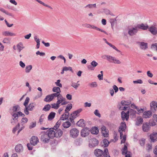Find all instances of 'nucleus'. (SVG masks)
Wrapping results in <instances>:
<instances>
[{"label": "nucleus", "mask_w": 157, "mask_h": 157, "mask_svg": "<svg viewBox=\"0 0 157 157\" xmlns=\"http://www.w3.org/2000/svg\"><path fill=\"white\" fill-rule=\"evenodd\" d=\"M20 126V124L19 123H18L17 125L14 127L13 130V132L14 133L19 128Z\"/></svg>", "instance_id": "55"}, {"label": "nucleus", "mask_w": 157, "mask_h": 157, "mask_svg": "<svg viewBox=\"0 0 157 157\" xmlns=\"http://www.w3.org/2000/svg\"><path fill=\"white\" fill-rule=\"evenodd\" d=\"M92 145L93 146H95L98 144V140L95 138L93 139L92 140Z\"/></svg>", "instance_id": "34"}, {"label": "nucleus", "mask_w": 157, "mask_h": 157, "mask_svg": "<svg viewBox=\"0 0 157 157\" xmlns=\"http://www.w3.org/2000/svg\"><path fill=\"white\" fill-rule=\"evenodd\" d=\"M51 107V105L49 104L46 105L43 108V110L45 111H48L49 110Z\"/></svg>", "instance_id": "44"}, {"label": "nucleus", "mask_w": 157, "mask_h": 157, "mask_svg": "<svg viewBox=\"0 0 157 157\" xmlns=\"http://www.w3.org/2000/svg\"><path fill=\"white\" fill-rule=\"evenodd\" d=\"M39 142V139L36 136H32L30 140V142L31 144L33 145H35Z\"/></svg>", "instance_id": "15"}, {"label": "nucleus", "mask_w": 157, "mask_h": 157, "mask_svg": "<svg viewBox=\"0 0 157 157\" xmlns=\"http://www.w3.org/2000/svg\"><path fill=\"white\" fill-rule=\"evenodd\" d=\"M63 126L65 128H67L69 127V121H68L64 122L63 124Z\"/></svg>", "instance_id": "48"}, {"label": "nucleus", "mask_w": 157, "mask_h": 157, "mask_svg": "<svg viewBox=\"0 0 157 157\" xmlns=\"http://www.w3.org/2000/svg\"><path fill=\"white\" fill-rule=\"evenodd\" d=\"M56 113L54 112H51L49 114L48 117V121H51L55 117Z\"/></svg>", "instance_id": "25"}, {"label": "nucleus", "mask_w": 157, "mask_h": 157, "mask_svg": "<svg viewBox=\"0 0 157 157\" xmlns=\"http://www.w3.org/2000/svg\"><path fill=\"white\" fill-rule=\"evenodd\" d=\"M138 28L137 26H136L134 28L133 27L129 29L128 33L130 36H132L136 34L138 31Z\"/></svg>", "instance_id": "8"}, {"label": "nucleus", "mask_w": 157, "mask_h": 157, "mask_svg": "<svg viewBox=\"0 0 157 157\" xmlns=\"http://www.w3.org/2000/svg\"><path fill=\"white\" fill-rule=\"evenodd\" d=\"M78 82L79 81H78L76 83L71 82V85L72 87H73L75 90H77L78 87L80 85V84L78 83Z\"/></svg>", "instance_id": "33"}, {"label": "nucleus", "mask_w": 157, "mask_h": 157, "mask_svg": "<svg viewBox=\"0 0 157 157\" xmlns=\"http://www.w3.org/2000/svg\"><path fill=\"white\" fill-rule=\"evenodd\" d=\"M152 48H153L154 50L157 51V43L153 44L151 45Z\"/></svg>", "instance_id": "59"}, {"label": "nucleus", "mask_w": 157, "mask_h": 157, "mask_svg": "<svg viewBox=\"0 0 157 157\" xmlns=\"http://www.w3.org/2000/svg\"><path fill=\"white\" fill-rule=\"evenodd\" d=\"M69 106L67 105L66 109L65 110V113H64L61 116L60 118V119L59 120H60L61 123V120L64 121L67 120L69 117Z\"/></svg>", "instance_id": "3"}, {"label": "nucleus", "mask_w": 157, "mask_h": 157, "mask_svg": "<svg viewBox=\"0 0 157 157\" xmlns=\"http://www.w3.org/2000/svg\"><path fill=\"white\" fill-rule=\"evenodd\" d=\"M148 30L153 35H156L157 34V28L154 25H151L148 27Z\"/></svg>", "instance_id": "13"}, {"label": "nucleus", "mask_w": 157, "mask_h": 157, "mask_svg": "<svg viewBox=\"0 0 157 157\" xmlns=\"http://www.w3.org/2000/svg\"><path fill=\"white\" fill-rule=\"evenodd\" d=\"M151 125L148 122H145L143 123L142 126V129L143 131L145 132H147L149 131L151 128Z\"/></svg>", "instance_id": "5"}, {"label": "nucleus", "mask_w": 157, "mask_h": 157, "mask_svg": "<svg viewBox=\"0 0 157 157\" xmlns=\"http://www.w3.org/2000/svg\"><path fill=\"white\" fill-rule=\"evenodd\" d=\"M113 90H114L115 93H117L118 91V88L116 85H114L113 86Z\"/></svg>", "instance_id": "63"}, {"label": "nucleus", "mask_w": 157, "mask_h": 157, "mask_svg": "<svg viewBox=\"0 0 157 157\" xmlns=\"http://www.w3.org/2000/svg\"><path fill=\"white\" fill-rule=\"evenodd\" d=\"M37 2L40 3V4L42 5L43 6H45L46 7H47L49 9H50L51 10H52L53 9V8L50 6H49L48 5H47L45 3H44V2H42V1L40 0H35Z\"/></svg>", "instance_id": "31"}, {"label": "nucleus", "mask_w": 157, "mask_h": 157, "mask_svg": "<svg viewBox=\"0 0 157 157\" xmlns=\"http://www.w3.org/2000/svg\"><path fill=\"white\" fill-rule=\"evenodd\" d=\"M136 113V111L132 109H130L128 111V113L129 115L132 117H135Z\"/></svg>", "instance_id": "23"}, {"label": "nucleus", "mask_w": 157, "mask_h": 157, "mask_svg": "<svg viewBox=\"0 0 157 157\" xmlns=\"http://www.w3.org/2000/svg\"><path fill=\"white\" fill-rule=\"evenodd\" d=\"M32 68V66L31 65L27 66L25 69V72L26 73H29Z\"/></svg>", "instance_id": "37"}, {"label": "nucleus", "mask_w": 157, "mask_h": 157, "mask_svg": "<svg viewBox=\"0 0 157 157\" xmlns=\"http://www.w3.org/2000/svg\"><path fill=\"white\" fill-rule=\"evenodd\" d=\"M121 103L122 105H129L131 104V102L129 101H122L121 102Z\"/></svg>", "instance_id": "41"}, {"label": "nucleus", "mask_w": 157, "mask_h": 157, "mask_svg": "<svg viewBox=\"0 0 157 157\" xmlns=\"http://www.w3.org/2000/svg\"><path fill=\"white\" fill-rule=\"evenodd\" d=\"M52 91L53 92H56V93L59 92V93L61 92L60 88L59 87H54L52 89Z\"/></svg>", "instance_id": "43"}, {"label": "nucleus", "mask_w": 157, "mask_h": 157, "mask_svg": "<svg viewBox=\"0 0 157 157\" xmlns=\"http://www.w3.org/2000/svg\"><path fill=\"white\" fill-rule=\"evenodd\" d=\"M90 132V130L89 128H83L81 131V136L83 137H85L89 135Z\"/></svg>", "instance_id": "7"}, {"label": "nucleus", "mask_w": 157, "mask_h": 157, "mask_svg": "<svg viewBox=\"0 0 157 157\" xmlns=\"http://www.w3.org/2000/svg\"><path fill=\"white\" fill-rule=\"evenodd\" d=\"M101 132H106V131H108V129H106V127L105 126L103 125L101 128Z\"/></svg>", "instance_id": "60"}, {"label": "nucleus", "mask_w": 157, "mask_h": 157, "mask_svg": "<svg viewBox=\"0 0 157 157\" xmlns=\"http://www.w3.org/2000/svg\"><path fill=\"white\" fill-rule=\"evenodd\" d=\"M0 11L3 12V13H5L6 14L9 15L10 16H12V14L11 13H9L8 12L6 11V10L2 8H0Z\"/></svg>", "instance_id": "45"}, {"label": "nucleus", "mask_w": 157, "mask_h": 157, "mask_svg": "<svg viewBox=\"0 0 157 157\" xmlns=\"http://www.w3.org/2000/svg\"><path fill=\"white\" fill-rule=\"evenodd\" d=\"M112 62L114 63L118 64H120L121 63V62L119 60L117 59L114 57V59H113V60Z\"/></svg>", "instance_id": "46"}, {"label": "nucleus", "mask_w": 157, "mask_h": 157, "mask_svg": "<svg viewBox=\"0 0 157 157\" xmlns=\"http://www.w3.org/2000/svg\"><path fill=\"white\" fill-rule=\"evenodd\" d=\"M57 127V129L54 128L55 137L59 138L63 134V132L61 129Z\"/></svg>", "instance_id": "11"}, {"label": "nucleus", "mask_w": 157, "mask_h": 157, "mask_svg": "<svg viewBox=\"0 0 157 157\" xmlns=\"http://www.w3.org/2000/svg\"><path fill=\"white\" fill-rule=\"evenodd\" d=\"M51 95L52 96H53V98H54V97H57V98H58V97L60 96L61 95L59 93V92L52 94H51Z\"/></svg>", "instance_id": "51"}, {"label": "nucleus", "mask_w": 157, "mask_h": 157, "mask_svg": "<svg viewBox=\"0 0 157 157\" xmlns=\"http://www.w3.org/2000/svg\"><path fill=\"white\" fill-rule=\"evenodd\" d=\"M103 152L102 150L99 149H96L94 152V155L97 157L101 156L103 154Z\"/></svg>", "instance_id": "14"}, {"label": "nucleus", "mask_w": 157, "mask_h": 157, "mask_svg": "<svg viewBox=\"0 0 157 157\" xmlns=\"http://www.w3.org/2000/svg\"><path fill=\"white\" fill-rule=\"evenodd\" d=\"M106 57L107 59L109 62H112L111 60H113V59H114V57L109 55H106Z\"/></svg>", "instance_id": "49"}, {"label": "nucleus", "mask_w": 157, "mask_h": 157, "mask_svg": "<svg viewBox=\"0 0 157 157\" xmlns=\"http://www.w3.org/2000/svg\"><path fill=\"white\" fill-rule=\"evenodd\" d=\"M2 42L4 43L8 44L10 43V40L9 38H5L3 39Z\"/></svg>", "instance_id": "57"}, {"label": "nucleus", "mask_w": 157, "mask_h": 157, "mask_svg": "<svg viewBox=\"0 0 157 157\" xmlns=\"http://www.w3.org/2000/svg\"><path fill=\"white\" fill-rule=\"evenodd\" d=\"M61 124V122L60 120H58L56 123L53 128H50L47 131V132L50 138H53L55 137L54 128L57 129V128H56L57 127H59Z\"/></svg>", "instance_id": "1"}, {"label": "nucleus", "mask_w": 157, "mask_h": 157, "mask_svg": "<svg viewBox=\"0 0 157 157\" xmlns=\"http://www.w3.org/2000/svg\"><path fill=\"white\" fill-rule=\"evenodd\" d=\"M77 125L79 126L82 127H84L85 126V121L83 119H80L77 123Z\"/></svg>", "instance_id": "24"}, {"label": "nucleus", "mask_w": 157, "mask_h": 157, "mask_svg": "<svg viewBox=\"0 0 157 157\" xmlns=\"http://www.w3.org/2000/svg\"><path fill=\"white\" fill-rule=\"evenodd\" d=\"M147 150L149 152L151 149L152 148V145L151 144H148L147 146Z\"/></svg>", "instance_id": "64"}, {"label": "nucleus", "mask_w": 157, "mask_h": 157, "mask_svg": "<svg viewBox=\"0 0 157 157\" xmlns=\"http://www.w3.org/2000/svg\"><path fill=\"white\" fill-rule=\"evenodd\" d=\"M137 26L138 29H140L144 30L148 29L149 27L148 25H144L143 23L141 24H138L137 25Z\"/></svg>", "instance_id": "21"}, {"label": "nucleus", "mask_w": 157, "mask_h": 157, "mask_svg": "<svg viewBox=\"0 0 157 157\" xmlns=\"http://www.w3.org/2000/svg\"><path fill=\"white\" fill-rule=\"evenodd\" d=\"M151 109L152 111L155 112L157 108V103L156 101H153L150 103Z\"/></svg>", "instance_id": "17"}, {"label": "nucleus", "mask_w": 157, "mask_h": 157, "mask_svg": "<svg viewBox=\"0 0 157 157\" xmlns=\"http://www.w3.org/2000/svg\"><path fill=\"white\" fill-rule=\"evenodd\" d=\"M13 117V119L11 121V123H12L13 121L15 119L16 120H17L18 118V114L17 113H13L12 114Z\"/></svg>", "instance_id": "39"}, {"label": "nucleus", "mask_w": 157, "mask_h": 157, "mask_svg": "<svg viewBox=\"0 0 157 157\" xmlns=\"http://www.w3.org/2000/svg\"><path fill=\"white\" fill-rule=\"evenodd\" d=\"M150 139L151 142H154L157 140V133L153 132L150 136Z\"/></svg>", "instance_id": "22"}, {"label": "nucleus", "mask_w": 157, "mask_h": 157, "mask_svg": "<svg viewBox=\"0 0 157 157\" xmlns=\"http://www.w3.org/2000/svg\"><path fill=\"white\" fill-rule=\"evenodd\" d=\"M94 114L96 116L98 117H101V115L99 113L98 110V109H96L94 112Z\"/></svg>", "instance_id": "52"}, {"label": "nucleus", "mask_w": 157, "mask_h": 157, "mask_svg": "<svg viewBox=\"0 0 157 157\" xmlns=\"http://www.w3.org/2000/svg\"><path fill=\"white\" fill-rule=\"evenodd\" d=\"M45 119V117L44 115H42L41 116L39 122L41 124L44 121V119Z\"/></svg>", "instance_id": "56"}, {"label": "nucleus", "mask_w": 157, "mask_h": 157, "mask_svg": "<svg viewBox=\"0 0 157 157\" xmlns=\"http://www.w3.org/2000/svg\"><path fill=\"white\" fill-rule=\"evenodd\" d=\"M103 155L105 157H110L108 149L105 148V149Z\"/></svg>", "instance_id": "38"}, {"label": "nucleus", "mask_w": 157, "mask_h": 157, "mask_svg": "<svg viewBox=\"0 0 157 157\" xmlns=\"http://www.w3.org/2000/svg\"><path fill=\"white\" fill-rule=\"evenodd\" d=\"M137 44H139V47L142 50H145L148 48V44L144 42H137Z\"/></svg>", "instance_id": "12"}, {"label": "nucleus", "mask_w": 157, "mask_h": 157, "mask_svg": "<svg viewBox=\"0 0 157 157\" xmlns=\"http://www.w3.org/2000/svg\"><path fill=\"white\" fill-rule=\"evenodd\" d=\"M121 118L123 121H124L125 119L126 121H128L129 118V115L128 113V111L125 113L124 111L121 112Z\"/></svg>", "instance_id": "16"}, {"label": "nucleus", "mask_w": 157, "mask_h": 157, "mask_svg": "<svg viewBox=\"0 0 157 157\" xmlns=\"http://www.w3.org/2000/svg\"><path fill=\"white\" fill-rule=\"evenodd\" d=\"M29 108L27 106L25 107V109L24 110V112L26 115H28L29 114Z\"/></svg>", "instance_id": "61"}, {"label": "nucleus", "mask_w": 157, "mask_h": 157, "mask_svg": "<svg viewBox=\"0 0 157 157\" xmlns=\"http://www.w3.org/2000/svg\"><path fill=\"white\" fill-rule=\"evenodd\" d=\"M91 132L93 134H97L99 132L98 128L95 127L92 128L91 130Z\"/></svg>", "instance_id": "27"}, {"label": "nucleus", "mask_w": 157, "mask_h": 157, "mask_svg": "<svg viewBox=\"0 0 157 157\" xmlns=\"http://www.w3.org/2000/svg\"><path fill=\"white\" fill-rule=\"evenodd\" d=\"M50 139V138L47 132H44L42 133L41 136V139L43 142H47Z\"/></svg>", "instance_id": "6"}, {"label": "nucleus", "mask_w": 157, "mask_h": 157, "mask_svg": "<svg viewBox=\"0 0 157 157\" xmlns=\"http://www.w3.org/2000/svg\"><path fill=\"white\" fill-rule=\"evenodd\" d=\"M52 108H54L55 109H57L59 108V105L57 104V102L56 103L52 104Z\"/></svg>", "instance_id": "50"}, {"label": "nucleus", "mask_w": 157, "mask_h": 157, "mask_svg": "<svg viewBox=\"0 0 157 157\" xmlns=\"http://www.w3.org/2000/svg\"><path fill=\"white\" fill-rule=\"evenodd\" d=\"M23 147L21 144H17L15 147V150L17 153H20L23 151Z\"/></svg>", "instance_id": "20"}, {"label": "nucleus", "mask_w": 157, "mask_h": 157, "mask_svg": "<svg viewBox=\"0 0 157 157\" xmlns=\"http://www.w3.org/2000/svg\"><path fill=\"white\" fill-rule=\"evenodd\" d=\"M79 131L77 128H74L70 131V134L71 137L73 138H76L78 136Z\"/></svg>", "instance_id": "4"}, {"label": "nucleus", "mask_w": 157, "mask_h": 157, "mask_svg": "<svg viewBox=\"0 0 157 157\" xmlns=\"http://www.w3.org/2000/svg\"><path fill=\"white\" fill-rule=\"evenodd\" d=\"M82 109L78 110L72 113L69 116V121L73 124L75 123L74 119L76 117L78 114L82 111Z\"/></svg>", "instance_id": "2"}, {"label": "nucleus", "mask_w": 157, "mask_h": 157, "mask_svg": "<svg viewBox=\"0 0 157 157\" xmlns=\"http://www.w3.org/2000/svg\"><path fill=\"white\" fill-rule=\"evenodd\" d=\"M122 154L123 155H125L128 153V148L126 145H124V148L122 149Z\"/></svg>", "instance_id": "35"}, {"label": "nucleus", "mask_w": 157, "mask_h": 157, "mask_svg": "<svg viewBox=\"0 0 157 157\" xmlns=\"http://www.w3.org/2000/svg\"><path fill=\"white\" fill-rule=\"evenodd\" d=\"M29 101V98L28 97H27L24 104V105L25 107L27 106V104H28Z\"/></svg>", "instance_id": "54"}, {"label": "nucleus", "mask_w": 157, "mask_h": 157, "mask_svg": "<svg viewBox=\"0 0 157 157\" xmlns=\"http://www.w3.org/2000/svg\"><path fill=\"white\" fill-rule=\"evenodd\" d=\"M151 115V112L150 111H148L144 112L143 116L144 118H147L150 117Z\"/></svg>", "instance_id": "26"}, {"label": "nucleus", "mask_w": 157, "mask_h": 157, "mask_svg": "<svg viewBox=\"0 0 157 157\" xmlns=\"http://www.w3.org/2000/svg\"><path fill=\"white\" fill-rule=\"evenodd\" d=\"M90 64L87 66V68L89 70L93 71L94 69V68L98 65V64L95 60H93L91 62Z\"/></svg>", "instance_id": "10"}, {"label": "nucleus", "mask_w": 157, "mask_h": 157, "mask_svg": "<svg viewBox=\"0 0 157 157\" xmlns=\"http://www.w3.org/2000/svg\"><path fill=\"white\" fill-rule=\"evenodd\" d=\"M133 82L134 83L142 84L143 83V81L141 79H138L136 81H134Z\"/></svg>", "instance_id": "62"}, {"label": "nucleus", "mask_w": 157, "mask_h": 157, "mask_svg": "<svg viewBox=\"0 0 157 157\" xmlns=\"http://www.w3.org/2000/svg\"><path fill=\"white\" fill-rule=\"evenodd\" d=\"M17 47L19 52L24 48L22 43L21 42L18 43L17 45Z\"/></svg>", "instance_id": "30"}, {"label": "nucleus", "mask_w": 157, "mask_h": 157, "mask_svg": "<svg viewBox=\"0 0 157 157\" xmlns=\"http://www.w3.org/2000/svg\"><path fill=\"white\" fill-rule=\"evenodd\" d=\"M53 96L51 94L47 95L44 99V101L46 102H50L53 99Z\"/></svg>", "instance_id": "28"}, {"label": "nucleus", "mask_w": 157, "mask_h": 157, "mask_svg": "<svg viewBox=\"0 0 157 157\" xmlns=\"http://www.w3.org/2000/svg\"><path fill=\"white\" fill-rule=\"evenodd\" d=\"M60 80H58L55 83L57 86H58L59 87H62V85L61 83H60Z\"/></svg>", "instance_id": "58"}, {"label": "nucleus", "mask_w": 157, "mask_h": 157, "mask_svg": "<svg viewBox=\"0 0 157 157\" xmlns=\"http://www.w3.org/2000/svg\"><path fill=\"white\" fill-rule=\"evenodd\" d=\"M135 109H136L138 111L137 113L139 114L140 113H143L144 111V109H142L141 108H139L137 106H135Z\"/></svg>", "instance_id": "40"}, {"label": "nucleus", "mask_w": 157, "mask_h": 157, "mask_svg": "<svg viewBox=\"0 0 157 157\" xmlns=\"http://www.w3.org/2000/svg\"><path fill=\"white\" fill-rule=\"evenodd\" d=\"M103 141L104 144V146L105 147H107L109 143V141L106 139H104Z\"/></svg>", "instance_id": "47"}, {"label": "nucleus", "mask_w": 157, "mask_h": 157, "mask_svg": "<svg viewBox=\"0 0 157 157\" xmlns=\"http://www.w3.org/2000/svg\"><path fill=\"white\" fill-rule=\"evenodd\" d=\"M143 122V120L141 117H138L136 119L135 125L137 126L140 125Z\"/></svg>", "instance_id": "19"}, {"label": "nucleus", "mask_w": 157, "mask_h": 157, "mask_svg": "<svg viewBox=\"0 0 157 157\" xmlns=\"http://www.w3.org/2000/svg\"><path fill=\"white\" fill-rule=\"evenodd\" d=\"M85 8H89V9H92L93 7L96 8V4H88L87 5H86L85 6Z\"/></svg>", "instance_id": "36"}, {"label": "nucleus", "mask_w": 157, "mask_h": 157, "mask_svg": "<svg viewBox=\"0 0 157 157\" xmlns=\"http://www.w3.org/2000/svg\"><path fill=\"white\" fill-rule=\"evenodd\" d=\"M2 34L4 36H15L16 35L15 33L8 31L3 32Z\"/></svg>", "instance_id": "18"}, {"label": "nucleus", "mask_w": 157, "mask_h": 157, "mask_svg": "<svg viewBox=\"0 0 157 157\" xmlns=\"http://www.w3.org/2000/svg\"><path fill=\"white\" fill-rule=\"evenodd\" d=\"M35 105V104L34 103H30L29 106L27 107L29 108V109L30 111H32L33 110V108Z\"/></svg>", "instance_id": "42"}, {"label": "nucleus", "mask_w": 157, "mask_h": 157, "mask_svg": "<svg viewBox=\"0 0 157 157\" xmlns=\"http://www.w3.org/2000/svg\"><path fill=\"white\" fill-rule=\"evenodd\" d=\"M91 28L93 29H95L99 31H101L102 32H103V33H105V34H107V33L105 31L97 27L96 26H95L94 25H91Z\"/></svg>", "instance_id": "29"}, {"label": "nucleus", "mask_w": 157, "mask_h": 157, "mask_svg": "<svg viewBox=\"0 0 157 157\" xmlns=\"http://www.w3.org/2000/svg\"><path fill=\"white\" fill-rule=\"evenodd\" d=\"M126 127V124L124 121L122 122L121 124V125L119 129L122 131H124Z\"/></svg>", "instance_id": "32"}, {"label": "nucleus", "mask_w": 157, "mask_h": 157, "mask_svg": "<svg viewBox=\"0 0 157 157\" xmlns=\"http://www.w3.org/2000/svg\"><path fill=\"white\" fill-rule=\"evenodd\" d=\"M57 104L59 105L60 103H61L62 105H65L67 103V102L65 101V98H63L61 95L57 98Z\"/></svg>", "instance_id": "9"}, {"label": "nucleus", "mask_w": 157, "mask_h": 157, "mask_svg": "<svg viewBox=\"0 0 157 157\" xmlns=\"http://www.w3.org/2000/svg\"><path fill=\"white\" fill-rule=\"evenodd\" d=\"M89 85L91 87H96L97 86L96 82H94L89 84Z\"/></svg>", "instance_id": "53"}]
</instances>
